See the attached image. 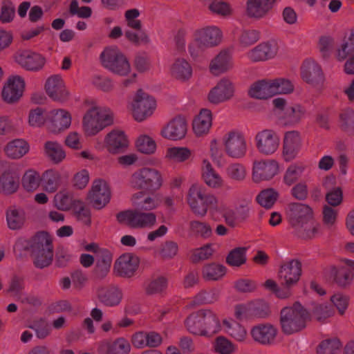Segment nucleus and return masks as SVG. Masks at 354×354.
I'll return each mask as SVG.
<instances>
[{
  "label": "nucleus",
  "mask_w": 354,
  "mask_h": 354,
  "mask_svg": "<svg viewBox=\"0 0 354 354\" xmlns=\"http://www.w3.org/2000/svg\"><path fill=\"white\" fill-rule=\"evenodd\" d=\"M287 218L294 233L304 239H312L320 233V225L313 220V210L306 203H292L286 210Z\"/></svg>",
  "instance_id": "nucleus-1"
},
{
  "label": "nucleus",
  "mask_w": 354,
  "mask_h": 354,
  "mask_svg": "<svg viewBox=\"0 0 354 354\" xmlns=\"http://www.w3.org/2000/svg\"><path fill=\"white\" fill-rule=\"evenodd\" d=\"M81 109L84 111L82 121V130L88 136L97 135L113 123L111 110L106 106H100L92 99L85 100L82 103Z\"/></svg>",
  "instance_id": "nucleus-2"
},
{
  "label": "nucleus",
  "mask_w": 354,
  "mask_h": 354,
  "mask_svg": "<svg viewBox=\"0 0 354 354\" xmlns=\"http://www.w3.org/2000/svg\"><path fill=\"white\" fill-rule=\"evenodd\" d=\"M222 325L218 314L211 308L200 309L185 320V326L190 333L208 338L221 332Z\"/></svg>",
  "instance_id": "nucleus-3"
},
{
  "label": "nucleus",
  "mask_w": 354,
  "mask_h": 354,
  "mask_svg": "<svg viewBox=\"0 0 354 354\" xmlns=\"http://www.w3.org/2000/svg\"><path fill=\"white\" fill-rule=\"evenodd\" d=\"M201 193H196L200 201H203V212L201 217H205L207 214L214 220L222 216L225 222L231 227H234L236 223V215L232 208L223 200H220L214 193L200 185Z\"/></svg>",
  "instance_id": "nucleus-4"
},
{
  "label": "nucleus",
  "mask_w": 354,
  "mask_h": 354,
  "mask_svg": "<svg viewBox=\"0 0 354 354\" xmlns=\"http://www.w3.org/2000/svg\"><path fill=\"white\" fill-rule=\"evenodd\" d=\"M311 315L301 303L283 308L280 312L279 324L282 332L287 335L299 333L307 326Z\"/></svg>",
  "instance_id": "nucleus-5"
},
{
  "label": "nucleus",
  "mask_w": 354,
  "mask_h": 354,
  "mask_svg": "<svg viewBox=\"0 0 354 354\" xmlns=\"http://www.w3.org/2000/svg\"><path fill=\"white\" fill-rule=\"evenodd\" d=\"M156 108V99L142 89L138 90L127 103V109L138 122H142L151 117Z\"/></svg>",
  "instance_id": "nucleus-6"
},
{
  "label": "nucleus",
  "mask_w": 354,
  "mask_h": 354,
  "mask_svg": "<svg viewBox=\"0 0 354 354\" xmlns=\"http://www.w3.org/2000/svg\"><path fill=\"white\" fill-rule=\"evenodd\" d=\"M163 184L162 175L155 168L144 167L135 170L129 176L128 186L133 190L159 189Z\"/></svg>",
  "instance_id": "nucleus-7"
},
{
  "label": "nucleus",
  "mask_w": 354,
  "mask_h": 354,
  "mask_svg": "<svg viewBox=\"0 0 354 354\" xmlns=\"http://www.w3.org/2000/svg\"><path fill=\"white\" fill-rule=\"evenodd\" d=\"M272 104L277 110L282 112L279 120L285 126H296L308 116V111L302 104L297 102L288 104L286 99L283 97L274 99Z\"/></svg>",
  "instance_id": "nucleus-8"
},
{
  "label": "nucleus",
  "mask_w": 354,
  "mask_h": 354,
  "mask_svg": "<svg viewBox=\"0 0 354 354\" xmlns=\"http://www.w3.org/2000/svg\"><path fill=\"white\" fill-rule=\"evenodd\" d=\"M102 66L111 73L122 76H128L131 67L127 57L116 46L106 48L100 55Z\"/></svg>",
  "instance_id": "nucleus-9"
},
{
  "label": "nucleus",
  "mask_w": 354,
  "mask_h": 354,
  "mask_svg": "<svg viewBox=\"0 0 354 354\" xmlns=\"http://www.w3.org/2000/svg\"><path fill=\"white\" fill-rule=\"evenodd\" d=\"M34 246L31 254L35 266L40 269L49 266L53 262L54 255L50 235L46 232H37Z\"/></svg>",
  "instance_id": "nucleus-10"
},
{
  "label": "nucleus",
  "mask_w": 354,
  "mask_h": 354,
  "mask_svg": "<svg viewBox=\"0 0 354 354\" xmlns=\"http://www.w3.org/2000/svg\"><path fill=\"white\" fill-rule=\"evenodd\" d=\"M118 221L133 229H151L157 222L153 212H145L136 208L122 212L117 215Z\"/></svg>",
  "instance_id": "nucleus-11"
},
{
  "label": "nucleus",
  "mask_w": 354,
  "mask_h": 354,
  "mask_svg": "<svg viewBox=\"0 0 354 354\" xmlns=\"http://www.w3.org/2000/svg\"><path fill=\"white\" fill-rule=\"evenodd\" d=\"M225 153L233 159H241L245 156L248 147L245 137L238 130H230L222 137Z\"/></svg>",
  "instance_id": "nucleus-12"
},
{
  "label": "nucleus",
  "mask_w": 354,
  "mask_h": 354,
  "mask_svg": "<svg viewBox=\"0 0 354 354\" xmlns=\"http://www.w3.org/2000/svg\"><path fill=\"white\" fill-rule=\"evenodd\" d=\"M280 51V43L276 40L261 42L249 50L245 56L253 63L264 62L277 57Z\"/></svg>",
  "instance_id": "nucleus-13"
},
{
  "label": "nucleus",
  "mask_w": 354,
  "mask_h": 354,
  "mask_svg": "<svg viewBox=\"0 0 354 354\" xmlns=\"http://www.w3.org/2000/svg\"><path fill=\"white\" fill-rule=\"evenodd\" d=\"M278 333L277 326L270 322L255 324L250 331L253 341L264 346L274 345L276 343Z\"/></svg>",
  "instance_id": "nucleus-14"
},
{
  "label": "nucleus",
  "mask_w": 354,
  "mask_h": 354,
  "mask_svg": "<svg viewBox=\"0 0 354 354\" xmlns=\"http://www.w3.org/2000/svg\"><path fill=\"white\" fill-rule=\"evenodd\" d=\"M111 191L109 183L102 179L93 181L88 194V199L91 205L97 209L104 208L111 201Z\"/></svg>",
  "instance_id": "nucleus-15"
},
{
  "label": "nucleus",
  "mask_w": 354,
  "mask_h": 354,
  "mask_svg": "<svg viewBox=\"0 0 354 354\" xmlns=\"http://www.w3.org/2000/svg\"><path fill=\"white\" fill-rule=\"evenodd\" d=\"M254 141L256 147L260 153L270 156L278 150L280 137L274 131L266 129L257 133Z\"/></svg>",
  "instance_id": "nucleus-16"
},
{
  "label": "nucleus",
  "mask_w": 354,
  "mask_h": 354,
  "mask_svg": "<svg viewBox=\"0 0 354 354\" xmlns=\"http://www.w3.org/2000/svg\"><path fill=\"white\" fill-rule=\"evenodd\" d=\"M187 122L185 118L178 115L169 120L160 129V135L171 141L184 139L187 133Z\"/></svg>",
  "instance_id": "nucleus-17"
},
{
  "label": "nucleus",
  "mask_w": 354,
  "mask_h": 354,
  "mask_svg": "<svg viewBox=\"0 0 354 354\" xmlns=\"http://www.w3.org/2000/svg\"><path fill=\"white\" fill-rule=\"evenodd\" d=\"M280 172L279 162L273 159L256 160L252 166V179L254 182L270 180Z\"/></svg>",
  "instance_id": "nucleus-18"
},
{
  "label": "nucleus",
  "mask_w": 354,
  "mask_h": 354,
  "mask_svg": "<svg viewBox=\"0 0 354 354\" xmlns=\"http://www.w3.org/2000/svg\"><path fill=\"white\" fill-rule=\"evenodd\" d=\"M234 92V83L230 79L223 77L210 89L207 94V100L212 104L218 105L232 99Z\"/></svg>",
  "instance_id": "nucleus-19"
},
{
  "label": "nucleus",
  "mask_w": 354,
  "mask_h": 354,
  "mask_svg": "<svg viewBox=\"0 0 354 354\" xmlns=\"http://www.w3.org/2000/svg\"><path fill=\"white\" fill-rule=\"evenodd\" d=\"M302 274V264L296 259L285 261L279 270V278L283 286H295Z\"/></svg>",
  "instance_id": "nucleus-20"
},
{
  "label": "nucleus",
  "mask_w": 354,
  "mask_h": 354,
  "mask_svg": "<svg viewBox=\"0 0 354 354\" xmlns=\"http://www.w3.org/2000/svg\"><path fill=\"white\" fill-rule=\"evenodd\" d=\"M25 88V81L19 75H12L5 83L1 96L3 100L8 104H14L18 102L23 96Z\"/></svg>",
  "instance_id": "nucleus-21"
},
{
  "label": "nucleus",
  "mask_w": 354,
  "mask_h": 354,
  "mask_svg": "<svg viewBox=\"0 0 354 354\" xmlns=\"http://www.w3.org/2000/svg\"><path fill=\"white\" fill-rule=\"evenodd\" d=\"M15 60L24 69L32 72L41 71L46 62L42 55L30 50L17 52L15 56Z\"/></svg>",
  "instance_id": "nucleus-22"
},
{
  "label": "nucleus",
  "mask_w": 354,
  "mask_h": 354,
  "mask_svg": "<svg viewBox=\"0 0 354 354\" xmlns=\"http://www.w3.org/2000/svg\"><path fill=\"white\" fill-rule=\"evenodd\" d=\"M72 123L71 113L64 109L50 110L48 113V130L58 133L70 128Z\"/></svg>",
  "instance_id": "nucleus-23"
},
{
  "label": "nucleus",
  "mask_w": 354,
  "mask_h": 354,
  "mask_svg": "<svg viewBox=\"0 0 354 354\" xmlns=\"http://www.w3.org/2000/svg\"><path fill=\"white\" fill-rule=\"evenodd\" d=\"M140 264L139 258L132 253H124L119 257L113 266L115 273L122 277H132Z\"/></svg>",
  "instance_id": "nucleus-24"
},
{
  "label": "nucleus",
  "mask_w": 354,
  "mask_h": 354,
  "mask_svg": "<svg viewBox=\"0 0 354 354\" xmlns=\"http://www.w3.org/2000/svg\"><path fill=\"white\" fill-rule=\"evenodd\" d=\"M45 90L48 95L54 101L64 102L69 97L64 80L59 75L49 77L45 84Z\"/></svg>",
  "instance_id": "nucleus-25"
},
{
  "label": "nucleus",
  "mask_w": 354,
  "mask_h": 354,
  "mask_svg": "<svg viewBox=\"0 0 354 354\" xmlns=\"http://www.w3.org/2000/svg\"><path fill=\"white\" fill-rule=\"evenodd\" d=\"M234 67L233 55L230 50L220 51L209 62V72L214 76L223 74Z\"/></svg>",
  "instance_id": "nucleus-26"
},
{
  "label": "nucleus",
  "mask_w": 354,
  "mask_h": 354,
  "mask_svg": "<svg viewBox=\"0 0 354 354\" xmlns=\"http://www.w3.org/2000/svg\"><path fill=\"white\" fill-rule=\"evenodd\" d=\"M95 295L102 304L109 307L119 305L122 299V290L115 286H99L95 288Z\"/></svg>",
  "instance_id": "nucleus-27"
},
{
  "label": "nucleus",
  "mask_w": 354,
  "mask_h": 354,
  "mask_svg": "<svg viewBox=\"0 0 354 354\" xmlns=\"http://www.w3.org/2000/svg\"><path fill=\"white\" fill-rule=\"evenodd\" d=\"M131 202L135 208L145 212H151L160 205L157 194H150L142 191L134 193L131 197Z\"/></svg>",
  "instance_id": "nucleus-28"
},
{
  "label": "nucleus",
  "mask_w": 354,
  "mask_h": 354,
  "mask_svg": "<svg viewBox=\"0 0 354 354\" xmlns=\"http://www.w3.org/2000/svg\"><path fill=\"white\" fill-rule=\"evenodd\" d=\"M201 179L209 188L219 189L223 187L225 180L215 170L209 160L204 159L201 168Z\"/></svg>",
  "instance_id": "nucleus-29"
},
{
  "label": "nucleus",
  "mask_w": 354,
  "mask_h": 354,
  "mask_svg": "<svg viewBox=\"0 0 354 354\" xmlns=\"http://www.w3.org/2000/svg\"><path fill=\"white\" fill-rule=\"evenodd\" d=\"M277 1V0H247V15L255 19H263L272 10Z\"/></svg>",
  "instance_id": "nucleus-30"
},
{
  "label": "nucleus",
  "mask_w": 354,
  "mask_h": 354,
  "mask_svg": "<svg viewBox=\"0 0 354 354\" xmlns=\"http://www.w3.org/2000/svg\"><path fill=\"white\" fill-rule=\"evenodd\" d=\"M129 144L127 135L121 130H113L104 138V145L107 151L112 154L124 151L129 147Z\"/></svg>",
  "instance_id": "nucleus-31"
},
{
  "label": "nucleus",
  "mask_w": 354,
  "mask_h": 354,
  "mask_svg": "<svg viewBox=\"0 0 354 354\" xmlns=\"http://www.w3.org/2000/svg\"><path fill=\"white\" fill-rule=\"evenodd\" d=\"M222 327L225 333L240 343L246 342L248 339V333L246 327L232 317L222 320Z\"/></svg>",
  "instance_id": "nucleus-32"
},
{
  "label": "nucleus",
  "mask_w": 354,
  "mask_h": 354,
  "mask_svg": "<svg viewBox=\"0 0 354 354\" xmlns=\"http://www.w3.org/2000/svg\"><path fill=\"white\" fill-rule=\"evenodd\" d=\"M208 48L218 46L223 40V32L216 26H207L194 31Z\"/></svg>",
  "instance_id": "nucleus-33"
},
{
  "label": "nucleus",
  "mask_w": 354,
  "mask_h": 354,
  "mask_svg": "<svg viewBox=\"0 0 354 354\" xmlns=\"http://www.w3.org/2000/svg\"><path fill=\"white\" fill-rule=\"evenodd\" d=\"M212 113L209 109H202L192 122V130L196 137H203L209 133L212 126Z\"/></svg>",
  "instance_id": "nucleus-34"
},
{
  "label": "nucleus",
  "mask_w": 354,
  "mask_h": 354,
  "mask_svg": "<svg viewBox=\"0 0 354 354\" xmlns=\"http://www.w3.org/2000/svg\"><path fill=\"white\" fill-rule=\"evenodd\" d=\"M301 147L299 133L292 131L286 133L283 141V157L286 162L293 160Z\"/></svg>",
  "instance_id": "nucleus-35"
},
{
  "label": "nucleus",
  "mask_w": 354,
  "mask_h": 354,
  "mask_svg": "<svg viewBox=\"0 0 354 354\" xmlns=\"http://www.w3.org/2000/svg\"><path fill=\"white\" fill-rule=\"evenodd\" d=\"M301 75L303 80L310 84L318 83L323 77L320 66L311 59L304 62L301 68Z\"/></svg>",
  "instance_id": "nucleus-36"
},
{
  "label": "nucleus",
  "mask_w": 354,
  "mask_h": 354,
  "mask_svg": "<svg viewBox=\"0 0 354 354\" xmlns=\"http://www.w3.org/2000/svg\"><path fill=\"white\" fill-rule=\"evenodd\" d=\"M131 348L130 342L124 337H118L113 342L104 340L99 345V351L108 354H129Z\"/></svg>",
  "instance_id": "nucleus-37"
},
{
  "label": "nucleus",
  "mask_w": 354,
  "mask_h": 354,
  "mask_svg": "<svg viewBox=\"0 0 354 354\" xmlns=\"http://www.w3.org/2000/svg\"><path fill=\"white\" fill-rule=\"evenodd\" d=\"M171 75L180 82H187L193 75V69L190 63L185 58H178L170 68Z\"/></svg>",
  "instance_id": "nucleus-38"
},
{
  "label": "nucleus",
  "mask_w": 354,
  "mask_h": 354,
  "mask_svg": "<svg viewBox=\"0 0 354 354\" xmlns=\"http://www.w3.org/2000/svg\"><path fill=\"white\" fill-rule=\"evenodd\" d=\"M251 97L267 100L273 97L271 79H263L254 82L248 91Z\"/></svg>",
  "instance_id": "nucleus-39"
},
{
  "label": "nucleus",
  "mask_w": 354,
  "mask_h": 354,
  "mask_svg": "<svg viewBox=\"0 0 354 354\" xmlns=\"http://www.w3.org/2000/svg\"><path fill=\"white\" fill-rule=\"evenodd\" d=\"M29 150V144L22 138L14 139L8 142L4 147L6 155L11 159H19L28 153Z\"/></svg>",
  "instance_id": "nucleus-40"
},
{
  "label": "nucleus",
  "mask_w": 354,
  "mask_h": 354,
  "mask_svg": "<svg viewBox=\"0 0 354 354\" xmlns=\"http://www.w3.org/2000/svg\"><path fill=\"white\" fill-rule=\"evenodd\" d=\"M41 185L45 192L52 194L57 191L61 184V174L58 171L47 169L41 174Z\"/></svg>",
  "instance_id": "nucleus-41"
},
{
  "label": "nucleus",
  "mask_w": 354,
  "mask_h": 354,
  "mask_svg": "<svg viewBox=\"0 0 354 354\" xmlns=\"http://www.w3.org/2000/svg\"><path fill=\"white\" fill-rule=\"evenodd\" d=\"M41 174L35 169L25 171L21 178V186L28 192H34L41 186Z\"/></svg>",
  "instance_id": "nucleus-42"
},
{
  "label": "nucleus",
  "mask_w": 354,
  "mask_h": 354,
  "mask_svg": "<svg viewBox=\"0 0 354 354\" xmlns=\"http://www.w3.org/2000/svg\"><path fill=\"white\" fill-rule=\"evenodd\" d=\"M26 221L25 211L20 207H11L6 212V222L9 229L17 230L21 229Z\"/></svg>",
  "instance_id": "nucleus-43"
},
{
  "label": "nucleus",
  "mask_w": 354,
  "mask_h": 354,
  "mask_svg": "<svg viewBox=\"0 0 354 354\" xmlns=\"http://www.w3.org/2000/svg\"><path fill=\"white\" fill-rule=\"evenodd\" d=\"M200 184H192L187 191V203L190 208L192 212L201 217L203 212V201H200L197 198L196 193H201Z\"/></svg>",
  "instance_id": "nucleus-44"
},
{
  "label": "nucleus",
  "mask_w": 354,
  "mask_h": 354,
  "mask_svg": "<svg viewBox=\"0 0 354 354\" xmlns=\"http://www.w3.org/2000/svg\"><path fill=\"white\" fill-rule=\"evenodd\" d=\"M44 154L53 163L58 164L66 158V152L61 144L47 141L44 145Z\"/></svg>",
  "instance_id": "nucleus-45"
},
{
  "label": "nucleus",
  "mask_w": 354,
  "mask_h": 354,
  "mask_svg": "<svg viewBox=\"0 0 354 354\" xmlns=\"http://www.w3.org/2000/svg\"><path fill=\"white\" fill-rule=\"evenodd\" d=\"M96 275L99 278H103L110 270L113 260L112 254L109 250L104 249L98 252V255L96 256Z\"/></svg>",
  "instance_id": "nucleus-46"
},
{
  "label": "nucleus",
  "mask_w": 354,
  "mask_h": 354,
  "mask_svg": "<svg viewBox=\"0 0 354 354\" xmlns=\"http://www.w3.org/2000/svg\"><path fill=\"white\" fill-rule=\"evenodd\" d=\"M227 272V268L222 264L211 263L205 264L202 269V277L206 281H218Z\"/></svg>",
  "instance_id": "nucleus-47"
},
{
  "label": "nucleus",
  "mask_w": 354,
  "mask_h": 354,
  "mask_svg": "<svg viewBox=\"0 0 354 354\" xmlns=\"http://www.w3.org/2000/svg\"><path fill=\"white\" fill-rule=\"evenodd\" d=\"M192 156V151L186 147H171L167 149L165 158L167 160L181 163L187 161Z\"/></svg>",
  "instance_id": "nucleus-48"
},
{
  "label": "nucleus",
  "mask_w": 354,
  "mask_h": 354,
  "mask_svg": "<svg viewBox=\"0 0 354 354\" xmlns=\"http://www.w3.org/2000/svg\"><path fill=\"white\" fill-rule=\"evenodd\" d=\"M212 349L218 354H233L236 352L237 346L228 338L221 335L212 342Z\"/></svg>",
  "instance_id": "nucleus-49"
},
{
  "label": "nucleus",
  "mask_w": 354,
  "mask_h": 354,
  "mask_svg": "<svg viewBox=\"0 0 354 354\" xmlns=\"http://www.w3.org/2000/svg\"><path fill=\"white\" fill-rule=\"evenodd\" d=\"M19 187L17 178L10 171H6L0 178V191L6 194L15 192Z\"/></svg>",
  "instance_id": "nucleus-50"
},
{
  "label": "nucleus",
  "mask_w": 354,
  "mask_h": 354,
  "mask_svg": "<svg viewBox=\"0 0 354 354\" xmlns=\"http://www.w3.org/2000/svg\"><path fill=\"white\" fill-rule=\"evenodd\" d=\"M189 230L193 235L203 239H208L212 234L210 225L205 221H192L189 223Z\"/></svg>",
  "instance_id": "nucleus-51"
},
{
  "label": "nucleus",
  "mask_w": 354,
  "mask_h": 354,
  "mask_svg": "<svg viewBox=\"0 0 354 354\" xmlns=\"http://www.w3.org/2000/svg\"><path fill=\"white\" fill-rule=\"evenodd\" d=\"M271 83L273 96L292 93L295 88L292 82L285 78L271 79Z\"/></svg>",
  "instance_id": "nucleus-52"
},
{
  "label": "nucleus",
  "mask_w": 354,
  "mask_h": 354,
  "mask_svg": "<svg viewBox=\"0 0 354 354\" xmlns=\"http://www.w3.org/2000/svg\"><path fill=\"white\" fill-rule=\"evenodd\" d=\"M306 167L303 165L293 164L290 165L285 171L283 181L290 186L296 183L302 176Z\"/></svg>",
  "instance_id": "nucleus-53"
},
{
  "label": "nucleus",
  "mask_w": 354,
  "mask_h": 354,
  "mask_svg": "<svg viewBox=\"0 0 354 354\" xmlns=\"http://www.w3.org/2000/svg\"><path fill=\"white\" fill-rule=\"evenodd\" d=\"M136 146L140 152L145 154H152L155 153L157 147L155 140L146 134H142L138 137Z\"/></svg>",
  "instance_id": "nucleus-54"
},
{
  "label": "nucleus",
  "mask_w": 354,
  "mask_h": 354,
  "mask_svg": "<svg viewBox=\"0 0 354 354\" xmlns=\"http://www.w3.org/2000/svg\"><path fill=\"white\" fill-rule=\"evenodd\" d=\"M54 205L59 210H69L73 205L71 193L66 190L57 192L54 196Z\"/></svg>",
  "instance_id": "nucleus-55"
},
{
  "label": "nucleus",
  "mask_w": 354,
  "mask_h": 354,
  "mask_svg": "<svg viewBox=\"0 0 354 354\" xmlns=\"http://www.w3.org/2000/svg\"><path fill=\"white\" fill-rule=\"evenodd\" d=\"M45 111L40 107L31 109L28 116V124L34 128L41 127L48 123V117L44 115Z\"/></svg>",
  "instance_id": "nucleus-56"
},
{
  "label": "nucleus",
  "mask_w": 354,
  "mask_h": 354,
  "mask_svg": "<svg viewBox=\"0 0 354 354\" xmlns=\"http://www.w3.org/2000/svg\"><path fill=\"white\" fill-rule=\"evenodd\" d=\"M311 314L318 322H324L333 315L334 311L328 304L322 303L314 305Z\"/></svg>",
  "instance_id": "nucleus-57"
},
{
  "label": "nucleus",
  "mask_w": 354,
  "mask_h": 354,
  "mask_svg": "<svg viewBox=\"0 0 354 354\" xmlns=\"http://www.w3.org/2000/svg\"><path fill=\"white\" fill-rule=\"evenodd\" d=\"M227 263L234 267H239L246 261V248H236L232 250L226 258Z\"/></svg>",
  "instance_id": "nucleus-58"
},
{
  "label": "nucleus",
  "mask_w": 354,
  "mask_h": 354,
  "mask_svg": "<svg viewBox=\"0 0 354 354\" xmlns=\"http://www.w3.org/2000/svg\"><path fill=\"white\" fill-rule=\"evenodd\" d=\"M218 298L219 291L216 289L203 290L194 297V302L198 305L212 304L218 301Z\"/></svg>",
  "instance_id": "nucleus-59"
},
{
  "label": "nucleus",
  "mask_w": 354,
  "mask_h": 354,
  "mask_svg": "<svg viewBox=\"0 0 354 354\" xmlns=\"http://www.w3.org/2000/svg\"><path fill=\"white\" fill-rule=\"evenodd\" d=\"M331 272L334 274V280L335 283L340 287H346L349 286L353 281L351 274L345 271L342 267L333 266Z\"/></svg>",
  "instance_id": "nucleus-60"
},
{
  "label": "nucleus",
  "mask_w": 354,
  "mask_h": 354,
  "mask_svg": "<svg viewBox=\"0 0 354 354\" xmlns=\"http://www.w3.org/2000/svg\"><path fill=\"white\" fill-rule=\"evenodd\" d=\"M278 193L273 189L262 191L257 197L258 203L266 208H270L274 204Z\"/></svg>",
  "instance_id": "nucleus-61"
},
{
  "label": "nucleus",
  "mask_w": 354,
  "mask_h": 354,
  "mask_svg": "<svg viewBox=\"0 0 354 354\" xmlns=\"http://www.w3.org/2000/svg\"><path fill=\"white\" fill-rule=\"evenodd\" d=\"M226 174L233 180L241 181L244 180L246 176V171L242 164L234 162L228 165L226 168Z\"/></svg>",
  "instance_id": "nucleus-62"
},
{
  "label": "nucleus",
  "mask_w": 354,
  "mask_h": 354,
  "mask_svg": "<svg viewBox=\"0 0 354 354\" xmlns=\"http://www.w3.org/2000/svg\"><path fill=\"white\" fill-rule=\"evenodd\" d=\"M206 48H208L203 44L202 40L199 39L197 34L194 32L193 39L188 44V51L191 57L196 60Z\"/></svg>",
  "instance_id": "nucleus-63"
},
{
  "label": "nucleus",
  "mask_w": 354,
  "mask_h": 354,
  "mask_svg": "<svg viewBox=\"0 0 354 354\" xmlns=\"http://www.w3.org/2000/svg\"><path fill=\"white\" fill-rule=\"evenodd\" d=\"M342 347V344L337 339H325L320 344L318 352L320 354H335Z\"/></svg>",
  "instance_id": "nucleus-64"
}]
</instances>
